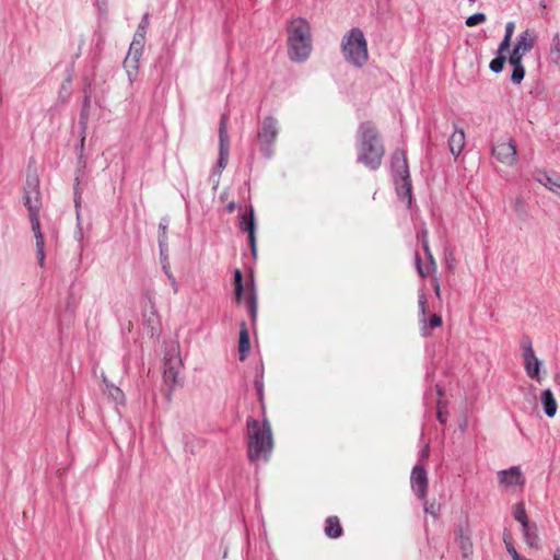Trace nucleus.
I'll list each match as a JSON object with an SVG mask.
<instances>
[{
    "label": "nucleus",
    "instance_id": "obj_1",
    "mask_svg": "<svg viewBox=\"0 0 560 560\" xmlns=\"http://www.w3.org/2000/svg\"><path fill=\"white\" fill-rule=\"evenodd\" d=\"M247 425V458L258 465L270 459L273 450L271 425L267 419L262 422L248 418Z\"/></svg>",
    "mask_w": 560,
    "mask_h": 560
},
{
    "label": "nucleus",
    "instance_id": "obj_2",
    "mask_svg": "<svg viewBox=\"0 0 560 560\" xmlns=\"http://www.w3.org/2000/svg\"><path fill=\"white\" fill-rule=\"evenodd\" d=\"M384 153V147L373 124L370 121L362 122L358 129L357 162L376 171L382 164Z\"/></svg>",
    "mask_w": 560,
    "mask_h": 560
},
{
    "label": "nucleus",
    "instance_id": "obj_3",
    "mask_svg": "<svg viewBox=\"0 0 560 560\" xmlns=\"http://www.w3.org/2000/svg\"><path fill=\"white\" fill-rule=\"evenodd\" d=\"M313 49L311 26L306 19L295 18L288 24V56L291 61L305 62Z\"/></svg>",
    "mask_w": 560,
    "mask_h": 560
},
{
    "label": "nucleus",
    "instance_id": "obj_4",
    "mask_svg": "<svg viewBox=\"0 0 560 560\" xmlns=\"http://www.w3.org/2000/svg\"><path fill=\"white\" fill-rule=\"evenodd\" d=\"M341 51L347 62L362 68L369 60L368 43L362 30L352 27L341 40Z\"/></svg>",
    "mask_w": 560,
    "mask_h": 560
},
{
    "label": "nucleus",
    "instance_id": "obj_5",
    "mask_svg": "<svg viewBox=\"0 0 560 560\" xmlns=\"http://www.w3.org/2000/svg\"><path fill=\"white\" fill-rule=\"evenodd\" d=\"M392 174L396 186V192L401 200L411 202L412 185L409 174L407 155L404 150H396L392 155Z\"/></svg>",
    "mask_w": 560,
    "mask_h": 560
},
{
    "label": "nucleus",
    "instance_id": "obj_6",
    "mask_svg": "<svg viewBox=\"0 0 560 560\" xmlns=\"http://www.w3.org/2000/svg\"><path fill=\"white\" fill-rule=\"evenodd\" d=\"M278 133L279 127L277 119L273 116L265 117L258 128L257 140L262 154L267 159L273 155V144L276 143Z\"/></svg>",
    "mask_w": 560,
    "mask_h": 560
},
{
    "label": "nucleus",
    "instance_id": "obj_7",
    "mask_svg": "<svg viewBox=\"0 0 560 560\" xmlns=\"http://www.w3.org/2000/svg\"><path fill=\"white\" fill-rule=\"evenodd\" d=\"M144 43L145 34L136 31L129 51L124 60V68L130 83H132L137 78L139 61L143 51Z\"/></svg>",
    "mask_w": 560,
    "mask_h": 560
},
{
    "label": "nucleus",
    "instance_id": "obj_8",
    "mask_svg": "<svg viewBox=\"0 0 560 560\" xmlns=\"http://www.w3.org/2000/svg\"><path fill=\"white\" fill-rule=\"evenodd\" d=\"M235 298L237 302L245 301L252 322L257 317V294L254 281L245 289L243 285V275L240 269L234 271Z\"/></svg>",
    "mask_w": 560,
    "mask_h": 560
},
{
    "label": "nucleus",
    "instance_id": "obj_9",
    "mask_svg": "<svg viewBox=\"0 0 560 560\" xmlns=\"http://www.w3.org/2000/svg\"><path fill=\"white\" fill-rule=\"evenodd\" d=\"M228 114H223L220 118L219 126V159L215 167L213 168V173L220 175L222 171L225 168L229 160L230 152V138L228 135Z\"/></svg>",
    "mask_w": 560,
    "mask_h": 560
},
{
    "label": "nucleus",
    "instance_id": "obj_10",
    "mask_svg": "<svg viewBox=\"0 0 560 560\" xmlns=\"http://www.w3.org/2000/svg\"><path fill=\"white\" fill-rule=\"evenodd\" d=\"M23 203L28 210V213L39 212L40 209V191H39V179L37 176H27L25 186H24V195H23Z\"/></svg>",
    "mask_w": 560,
    "mask_h": 560
},
{
    "label": "nucleus",
    "instance_id": "obj_11",
    "mask_svg": "<svg viewBox=\"0 0 560 560\" xmlns=\"http://www.w3.org/2000/svg\"><path fill=\"white\" fill-rule=\"evenodd\" d=\"M492 155L502 164L513 166L517 162L516 144L512 139L499 141L492 147Z\"/></svg>",
    "mask_w": 560,
    "mask_h": 560
},
{
    "label": "nucleus",
    "instance_id": "obj_12",
    "mask_svg": "<svg viewBox=\"0 0 560 560\" xmlns=\"http://www.w3.org/2000/svg\"><path fill=\"white\" fill-rule=\"evenodd\" d=\"M535 44V35L532 31L525 30L522 32L516 40V44L509 57V62L520 61L522 62L523 57L533 49Z\"/></svg>",
    "mask_w": 560,
    "mask_h": 560
},
{
    "label": "nucleus",
    "instance_id": "obj_13",
    "mask_svg": "<svg viewBox=\"0 0 560 560\" xmlns=\"http://www.w3.org/2000/svg\"><path fill=\"white\" fill-rule=\"evenodd\" d=\"M240 229L244 232L248 233V243L250 247L252 255L254 257L257 256V245H256V224H255V215L254 208L250 206L248 211H244L240 215Z\"/></svg>",
    "mask_w": 560,
    "mask_h": 560
},
{
    "label": "nucleus",
    "instance_id": "obj_14",
    "mask_svg": "<svg viewBox=\"0 0 560 560\" xmlns=\"http://www.w3.org/2000/svg\"><path fill=\"white\" fill-rule=\"evenodd\" d=\"M410 483L415 494L420 500H423L428 493V474L424 467L421 465H416L412 468Z\"/></svg>",
    "mask_w": 560,
    "mask_h": 560
},
{
    "label": "nucleus",
    "instance_id": "obj_15",
    "mask_svg": "<svg viewBox=\"0 0 560 560\" xmlns=\"http://www.w3.org/2000/svg\"><path fill=\"white\" fill-rule=\"evenodd\" d=\"M525 371L528 377L538 380L540 361L536 358L532 348L530 341H527V347L524 349Z\"/></svg>",
    "mask_w": 560,
    "mask_h": 560
},
{
    "label": "nucleus",
    "instance_id": "obj_16",
    "mask_svg": "<svg viewBox=\"0 0 560 560\" xmlns=\"http://www.w3.org/2000/svg\"><path fill=\"white\" fill-rule=\"evenodd\" d=\"M499 479L500 482L505 486H523L525 483V479L518 466L499 471Z\"/></svg>",
    "mask_w": 560,
    "mask_h": 560
},
{
    "label": "nucleus",
    "instance_id": "obj_17",
    "mask_svg": "<svg viewBox=\"0 0 560 560\" xmlns=\"http://www.w3.org/2000/svg\"><path fill=\"white\" fill-rule=\"evenodd\" d=\"M465 144H466L465 132L462 128L456 127L454 129V132L451 135V137L448 139V147H450L451 153L455 158H458L459 154L462 153V151L464 150Z\"/></svg>",
    "mask_w": 560,
    "mask_h": 560
},
{
    "label": "nucleus",
    "instance_id": "obj_18",
    "mask_svg": "<svg viewBox=\"0 0 560 560\" xmlns=\"http://www.w3.org/2000/svg\"><path fill=\"white\" fill-rule=\"evenodd\" d=\"M524 540L529 548L538 549L540 546V539L538 535V526L536 523H527L522 526Z\"/></svg>",
    "mask_w": 560,
    "mask_h": 560
},
{
    "label": "nucleus",
    "instance_id": "obj_19",
    "mask_svg": "<svg viewBox=\"0 0 560 560\" xmlns=\"http://www.w3.org/2000/svg\"><path fill=\"white\" fill-rule=\"evenodd\" d=\"M540 400L546 416L549 418L555 417L557 413L558 405L551 389L547 388L542 390Z\"/></svg>",
    "mask_w": 560,
    "mask_h": 560
},
{
    "label": "nucleus",
    "instance_id": "obj_20",
    "mask_svg": "<svg viewBox=\"0 0 560 560\" xmlns=\"http://www.w3.org/2000/svg\"><path fill=\"white\" fill-rule=\"evenodd\" d=\"M249 350H250L249 334H248L245 323H241L240 342H238V352H240L241 361H244L246 359Z\"/></svg>",
    "mask_w": 560,
    "mask_h": 560
},
{
    "label": "nucleus",
    "instance_id": "obj_21",
    "mask_svg": "<svg viewBox=\"0 0 560 560\" xmlns=\"http://www.w3.org/2000/svg\"><path fill=\"white\" fill-rule=\"evenodd\" d=\"M535 179L547 187L551 191H557V189H560V179L559 178H552L547 172L545 171H538L535 175Z\"/></svg>",
    "mask_w": 560,
    "mask_h": 560
},
{
    "label": "nucleus",
    "instance_id": "obj_22",
    "mask_svg": "<svg viewBox=\"0 0 560 560\" xmlns=\"http://www.w3.org/2000/svg\"><path fill=\"white\" fill-rule=\"evenodd\" d=\"M325 534L329 538H339L342 535V527L337 516H329L326 520Z\"/></svg>",
    "mask_w": 560,
    "mask_h": 560
},
{
    "label": "nucleus",
    "instance_id": "obj_23",
    "mask_svg": "<svg viewBox=\"0 0 560 560\" xmlns=\"http://www.w3.org/2000/svg\"><path fill=\"white\" fill-rule=\"evenodd\" d=\"M105 386H106V393L110 397V399L116 404H124L125 402V395L122 390L117 387L116 385L107 382L104 380Z\"/></svg>",
    "mask_w": 560,
    "mask_h": 560
},
{
    "label": "nucleus",
    "instance_id": "obj_24",
    "mask_svg": "<svg viewBox=\"0 0 560 560\" xmlns=\"http://www.w3.org/2000/svg\"><path fill=\"white\" fill-rule=\"evenodd\" d=\"M512 67H513V71H512V75H511V81L512 83L514 84H520L524 77H525V68L523 66L522 62L520 61H514L513 62H509Z\"/></svg>",
    "mask_w": 560,
    "mask_h": 560
},
{
    "label": "nucleus",
    "instance_id": "obj_25",
    "mask_svg": "<svg viewBox=\"0 0 560 560\" xmlns=\"http://www.w3.org/2000/svg\"><path fill=\"white\" fill-rule=\"evenodd\" d=\"M442 317L439 314H432L429 319H427V323L423 324L421 330L422 336L427 337L430 335L428 329H434L440 326H442Z\"/></svg>",
    "mask_w": 560,
    "mask_h": 560
},
{
    "label": "nucleus",
    "instance_id": "obj_26",
    "mask_svg": "<svg viewBox=\"0 0 560 560\" xmlns=\"http://www.w3.org/2000/svg\"><path fill=\"white\" fill-rule=\"evenodd\" d=\"M513 516L522 526L529 523L523 502H518L513 506Z\"/></svg>",
    "mask_w": 560,
    "mask_h": 560
},
{
    "label": "nucleus",
    "instance_id": "obj_27",
    "mask_svg": "<svg viewBox=\"0 0 560 560\" xmlns=\"http://www.w3.org/2000/svg\"><path fill=\"white\" fill-rule=\"evenodd\" d=\"M550 58L555 63L560 62V35L556 33L551 39Z\"/></svg>",
    "mask_w": 560,
    "mask_h": 560
},
{
    "label": "nucleus",
    "instance_id": "obj_28",
    "mask_svg": "<svg viewBox=\"0 0 560 560\" xmlns=\"http://www.w3.org/2000/svg\"><path fill=\"white\" fill-rule=\"evenodd\" d=\"M506 57L505 55H501L497 52L495 58H493L489 65V68L494 73H500L503 71L504 63H505Z\"/></svg>",
    "mask_w": 560,
    "mask_h": 560
},
{
    "label": "nucleus",
    "instance_id": "obj_29",
    "mask_svg": "<svg viewBox=\"0 0 560 560\" xmlns=\"http://www.w3.org/2000/svg\"><path fill=\"white\" fill-rule=\"evenodd\" d=\"M163 376L167 382H176L177 371L171 365V359L165 358Z\"/></svg>",
    "mask_w": 560,
    "mask_h": 560
},
{
    "label": "nucleus",
    "instance_id": "obj_30",
    "mask_svg": "<svg viewBox=\"0 0 560 560\" xmlns=\"http://www.w3.org/2000/svg\"><path fill=\"white\" fill-rule=\"evenodd\" d=\"M34 236L36 240V253H37L38 262L40 266H43L44 261H45L44 235L40 232L39 234H34Z\"/></svg>",
    "mask_w": 560,
    "mask_h": 560
},
{
    "label": "nucleus",
    "instance_id": "obj_31",
    "mask_svg": "<svg viewBox=\"0 0 560 560\" xmlns=\"http://www.w3.org/2000/svg\"><path fill=\"white\" fill-rule=\"evenodd\" d=\"M486 20H487L486 14L482 13V12H478V13L469 15L466 19L465 23H466L467 26L472 27V26H476V25H479V24L483 23Z\"/></svg>",
    "mask_w": 560,
    "mask_h": 560
},
{
    "label": "nucleus",
    "instance_id": "obj_32",
    "mask_svg": "<svg viewBox=\"0 0 560 560\" xmlns=\"http://www.w3.org/2000/svg\"><path fill=\"white\" fill-rule=\"evenodd\" d=\"M419 312H420V323L425 324L427 323V298L423 292L419 294Z\"/></svg>",
    "mask_w": 560,
    "mask_h": 560
},
{
    "label": "nucleus",
    "instance_id": "obj_33",
    "mask_svg": "<svg viewBox=\"0 0 560 560\" xmlns=\"http://www.w3.org/2000/svg\"><path fill=\"white\" fill-rule=\"evenodd\" d=\"M427 234H428L427 231L423 230L421 232V234H419V237L421 238L422 247H423V249H424V252H425V254L428 256V259L430 260V264L432 266H434V259H433V256H432V254L430 252V248H429V243H428V240H427Z\"/></svg>",
    "mask_w": 560,
    "mask_h": 560
},
{
    "label": "nucleus",
    "instance_id": "obj_34",
    "mask_svg": "<svg viewBox=\"0 0 560 560\" xmlns=\"http://www.w3.org/2000/svg\"><path fill=\"white\" fill-rule=\"evenodd\" d=\"M31 220V228L34 234H39L40 230V221H39V212L28 213Z\"/></svg>",
    "mask_w": 560,
    "mask_h": 560
},
{
    "label": "nucleus",
    "instance_id": "obj_35",
    "mask_svg": "<svg viewBox=\"0 0 560 560\" xmlns=\"http://www.w3.org/2000/svg\"><path fill=\"white\" fill-rule=\"evenodd\" d=\"M74 206L77 211V219L80 222V208H81V191L79 189V182L77 180L75 187H74Z\"/></svg>",
    "mask_w": 560,
    "mask_h": 560
},
{
    "label": "nucleus",
    "instance_id": "obj_36",
    "mask_svg": "<svg viewBox=\"0 0 560 560\" xmlns=\"http://www.w3.org/2000/svg\"><path fill=\"white\" fill-rule=\"evenodd\" d=\"M164 273L166 275L167 279L170 280V284H171L174 293H177L178 292V285H177V282H176V279H175L174 275L171 271V267L170 266H164Z\"/></svg>",
    "mask_w": 560,
    "mask_h": 560
},
{
    "label": "nucleus",
    "instance_id": "obj_37",
    "mask_svg": "<svg viewBox=\"0 0 560 560\" xmlns=\"http://www.w3.org/2000/svg\"><path fill=\"white\" fill-rule=\"evenodd\" d=\"M89 106H90V96L86 95L84 97V102H83V110H82L81 116H80V122L82 125H85L86 121H88V117H89L88 109H89Z\"/></svg>",
    "mask_w": 560,
    "mask_h": 560
},
{
    "label": "nucleus",
    "instance_id": "obj_38",
    "mask_svg": "<svg viewBox=\"0 0 560 560\" xmlns=\"http://www.w3.org/2000/svg\"><path fill=\"white\" fill-rule=\"evenodd\" d=\"M159 246H160L161 264H162V268L164 269V266H170L168 257L166 254V246H163L162 240H160Z\"/></svg>",
    "mask_w": 560,
    "mask_h": 560
},
{
    "label": "nucleus",
    "instance_id": "obj_39",
    "mask_svg": "<svg viewBox=\"0 0 560 560\" xmlns=\"http://www.w3.org/2000/svg\"><path fill=\"white\" fill-rule=\"evenodd\" d=\"M150 20H149V13H144L141 18V21L138 25L137 32L147 33V30L149 27Z\"/></svg>",
    "mask_w": 560,
    "mask_h": 560
},
{
    "label": "nucleus",
    "instance_id": "obj_40",
    "mask_svg": "<svg viewBox=\"0 0 560 560\" xmlns=\"http://www.w3.org/2000/svg\"><path fill=\"white\" fill-rule=\"evenodd\" d=\"M511 45V37L504 36L502 42L499 45L498 54L504 55V52L509 49Z\"/></svg>",
    "mask_w": 560,
    "mask_h": 560
},
{
    "label": "nucleus",
    "instance_id": "obj_41",
    "mask_svg": "<svg viewBox=\"0 0 560 560\" xmlns=\"http://www.w3.org/2000/svg\"><path fill=\"white\" fill-rule=\"evenodd\" d=\"M166 229H167V222H163L161 221L160 224H159V230H160V236H159V241L162 240L163 241V246H166Z\"/></svg>",
    "mask_w": 560,
    "mask_h": 560
},
{
    "label": "nucleus",
    "instance_id": "obj_42",
    "mask_svg": "<svg viewBox=\"0 0 560 560\" xmlns=\"http://www.w3.org/2000/svg\"><path fill=\"white\" fill-rule=\"evenodd\" d=\"M416 264H417V270L421 277H427L430 272L429 267L423 268L420 264V257L418 254H416Z\"/></svg>",
    "mask_w": 560,
    "mask_h": 560
},
{
    "label": "nucleus",
    "instance_id": "obj_43",
    "mask_svg": "<svg viewBox=\"0 0 560 560\" xmlns=\"http://www.w3.org/2000/svg\"><path fill=\"white\" fill-rule=\"evenodd\" d=\"M460 544H462V549H463L464 556L465 557L468 556V553L471 552V545H470V542L468 541V539H464L463 538Z\"/></svg>",
    "mask_w": 560,
    "mask_h": 560
},
{
    "label": "nucleus",
    "instance_id": "obj_44",
    "mask_svg": "<svg viewBox=\"0 0 560 560\" xmlns=\"http://www.w3.org/2000/svg\"><path fill=\"white\" fill-rule=\"evenodd\" d=\"M514 28H515L514 22H512V21L508 22L506 25H505L504 36H508V37L512 38L513 33H514Z\"/></svg>",
    "mask_w": 560,
    "mask_h": 560
},
{
    "label": "nucleus",
    "instance_id": "obj_45",
    "mask_svg": "<svg viewBox=\"0 0 560 560\" xmlns=\"http://www.w3.org/2000/svg\"><path fill=\"white\" fill-rule=\"evenodd\" d=\"M525 208V202L522 198H516L514 201V210L516 212H522Z\"/></svg>",
    "mask_w": 560,
    "mask_h": 560
},
{
    "label": "nucleus",
    "instance_id": "obj_46",
    "mask_svg": "<svg viewBox=\"0 0 560 560\" xmlns=\"http://www.w3.org/2000/svg\"><path fill=\"white\" fill-rule=\"evenodd\" d=\"M438 407H439V409H438V412H436V418H438L440 423L444 424L446 422V420H447V413L442 411L440 405Z\"/></svg>",
    "mask_w": 560,
    "mask_h": 560
},
{
    "label": "nucleus",
    "instance_id": "obj_47",
    "mask_svg": "<svg viewBox=\"0 0 560 560\" xmlns=\"http://www.w3.org/2000/svg\"><path fill=\"white\" fill-rule=\"evenodd\" d=\"M508 550H509V552L511 553V556H512L513 560H526V559L522 558V557L517 553V551L515 550V548H514V547H512V546H511V547H509V546H508Z\"/></svg>",
    "mask_w": 560,
    "mask_h": 560
},
{
    "label": "nucleus",
    "instance_id": "obj_48",
    "mask_svg": "<svg viewBox=\"0 0 560 560\" xmlns=\"http://www.w3.org/2000/svg\"><path fill=\"white\" fill-rule=\"evenodd\" d=\"M262 386H264V384H262L261 377L260 378H256L255 380V387H256L259 396L262 395Z\"/></svg>",
    "mask_w": 560,
    "mask_h": 560
},
{
    "label": "nucleus",
    "instance_id": "obj_49",
    "mask_svg": "<svg viewBox=\"0 0 560 560\" xmlns=\"http://www.w3.org/2000/svg\"><path fill=\"white\" fill-rule=\"evenodd\" d=\"M429 455H430V446H429V444H427L420 452V457H421V459H427L429 457Z\"/></svg>",
    "mask_w": 560,
    "mask_h": 560
},
{
    "label": "nucleus",
    "instance_id": "obj_50",
    "mask_svg": "<svg viewBox=\"0 0 560 560\" xmlns=\"http://www.w3.org/2000/svg\"><path fill=\"white\" fill-rule=\"evenodd\" d=\"M434 292H435L436 298L440 299V296H441V289H440L439 282L435 283Z\"/></svg>",
    "mask_w": 560,
    "mask_h": 560
},
{
    "label": "nucleus",
    "instance_id": "obj_51",
    "mask_svg": "<svg viewBox=\"0 0 560 560\" xmlns=\"http://www.w3.org/2000/svg\"><path fill=\"white\" fill-rule=\"evenodd\" d=\"M226 210L229 212H233L235 210V202H230L228 206H226Z\"/></svg>",
    "mask_w": 560,
    "mask_h": 560
},
{
    "label": "nucleus",
    "instance_id": "obj_52",
    "mask_svg": "<svg viewBox=\"0 0 560 560\" xmlns=\"http://www.w3.org/2000/svg\"><path fill=\"white\" fill-rule=\"evenodd\" d=\"M553 560H560V553H555L553 555Z\"/></svg>",
    "mask_w": 560,
    "mask_h": 560
},
{
    "label": "nucleus",
    "instance_id": "obj_53",
    "mask_svg": "<svg viewBox=\"0 0 560 560\" xmlns=\"http://www.w3.org/2000/svg\"><path fill=\"white\" fill-rule=\"evenodd\" d=\"M438 394H439L440 396H442V395H443V393H442V389H441V388H438Z\"/></svg>",
    "mask_w": 560,
    "mask_h": 560
},
{
    "label": "nucleus",
    "instance_id": "obj_54",
    "mask_svg": "<svg viewBox=\"0 0 560 560\" xmlns=\"http://www.w3.org/2000/svg\"><path fill=\"white\" fill-rule=\"evenodd\" d=\"M425 512L432 513L431 508H425Z\"/></svg>",
    "mask_w": 560,
    "mask_h": 560
}]
</instances>
